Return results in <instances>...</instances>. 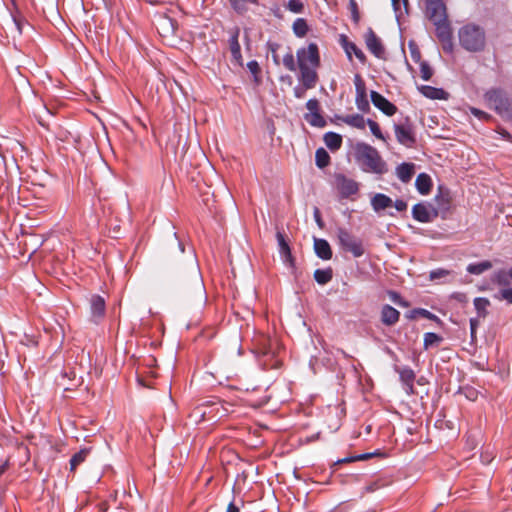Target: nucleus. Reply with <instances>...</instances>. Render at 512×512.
I'll use <instances>...</instances> for the list:
<instances>
[{
	"label": "nucleus",
	"mask_w": 512,
	"mask_h": 512,
	"mask_svg": "<svg viewBox=\"0 0 512 512\" xmlns=\"http://www.w3.org/2000/svg\"><path fill=\"white\" fill-rule=\"evenodd\" d=\"M296 58L299 68V82L308 88H315L319 81L317 69L321 64L318 45L312 42L307 47L299 48L296 52Z\"/></svg>",
	"instance_id": "nucleus-1"
},
{
	"label": "nucleus",
	"mask_w": 512,
	"mask_h": 512,
	"mask_svg": "<svg viewBox=\"0 0 512 512\" xmlns=\"http://www.w3.org/2000/svg\"><path fill=\"white\" fill-rule=\"evenodd\" d=\"M459 43L469 52L484 50L486 45V33L483 27L469 23L459 29Z\"/></svg>",
	"instance_id": "nucleus-2"
},
{
	"label": "nucleus",
	"mask_w": 512,
	"mask_h": 512,
	"mask_svg": "<svg viewBox=\"0 0 512 512\" xmlns=\"http://www.w3.org/2000/svg\"><path fill=\"white\" fill-rule=\"evenodd\" d=\"M356 157L361 162L365 172L375 174H384L387 172L386 163L383 161L378 151L369 144L358 143L356 146Z\"/></svg>",
	"instance_id": "nucleus-3"
},
{
	"label": "nucleus",
	"mask_w": 512,
	"mask_h": 512,
	"mask_svg": "<svg viewBox=\"0 0 512 512\" xmlns=\"http://www.w3.org/2000/svg\"><path fill=\"white\" fill-rule=\"evenodd\" d=\"M184 244L178 240L174 243L171 251H168L165 256V263L167 267V276L172 282H179L183 276L184 265Z\"/></svg>",
	"instance_id": "nucleus-4"
},
{
	"label": "nucleus",
	"mask_w": 512,
	"mask_h": 512,
	"mask_svg": "<svg viewBox=\"0 0 512 512\" xmlns=\"http://www.w3.org/2000/svg\"><path fill=\"white\" fill-rule=\"evenodd\" d=\"M485 100L490 108L505 120H512V100L501 89H491L485 93Z\"/></svg>",
	"instance_id": "nucleus-5"
},
{
	"label": "nucleus",
	"mask_w": 512,
	"mask_h": 512,
	"mask_svg": "<svg viewBox=\"0 0 512 512\" xmlns=\"http://www.w3.org/2000/svg\"><path fill=\"white\" fill-rule=\"evenodd\" d=\"M337 236L339 240L340 246L350 253L356 258L361 257L364 254V248L362 241L351 234L345 228H339L337 231Z\"/></svg>",
	"instance_id": "nucleus-6"
},
{
	"label": "nucleus",
	"mask_w": 512,
	"mask_h": 512,
	"mask_svg": "<svg viewBox=\"0 0 512 512\" xmlns=\"http://www.w3.org/2000/svg\"><path fill=\"white\" fill-rule=\"evenodd\" d=\"M335 188L341 198H350L359 191V183L344 174L338 173L334 176Z\"/></svg>",
	"instance_id": "nucleus-7"
},
{
	"label": "nucleus",
	"mask_w": 512,
	"mask_h": 512,
	"mask_svg": "<svg viewBox=\"0 0 512 512\" xmlns=\"http://www.w3.org/2000/svg\"><path fill=\"white\" fill-rule=\"evenodd\" d=\"M435 26L436 35L443 43L444 50H451L452 48V29L448 20V17L442 21H434L432 22Z\"/></svg>",
	"instance_id": "nucleus-8"
},
{
	"label": "nucleus",
	"mask_w": 512,
	"mask_h": 512,
	"mask_svg": "<svg viewBox=\"0 0 512 512\" xmlns=\"http://www.w3.org/2000/svg\"><path fill=\"white\" fill-rule=\"evenodd\" d=\"M426 16L431 22L447 18L446 5L442 0H426Z\"/></svg>",
	"instance_id": "nucleus-9"
},
{
	"label": "nucleus",
	"mask_w": 512,
	"mask_h": 512,
	"mask_svg": "<svg viewBox=\"0 0 512 512\" xmlns=\"http://www.w3.org/2000/svg\"><path fill=\"white\" fill-rule=\"evenodd\" d=\"M394 131L400 144L406 147H412L415 144L416 139L410 124H396L394 125Z\"/></svg>",
	"instance_id": "nucleus-10"
},
{
	"label": "nucleus",
	"mask_w": 512,
	"mask_h": 512,
	"mask_svg": "<svg viewBox=\"0 0 512 512\" xmlns=\"http://www.w3.org/2000/svg\"><path fill=\"white\" fill-rule=\"evenodd\" d=\"M370 97L373 105L385 115L392 116L397 112V107L377 91H371Z\"/></svg>",
	"instance_id": "nucleus-11"
},
{
	"label": "nucleus",
	"mask_w": 512,
	"mask_h": 512,
	"mask_svg": "<svg viewBox=\"0 0 512 512\" xmlns=\"http://www.w3.org/2000/svg\"><path fill=\"white\" fill-rule=\"evenodd\" d=\"M365 42L368 50L377 58L384 59L385 49L381 40L372 29H369L365 36Z\"/></svg>",
	"instance_id": "nucleus-12"
},
{
	"label": "nucleus",
	"mask_w": 512,
	"mask_h": 512,
	"mask_svg": "<svg viewBox=\"0 0 512 512\" xmlns=\"http://www.w3.org/2000/svg\"><path fill=\"white\" fill-rule=\"evenodd\" d=\"M276 239H277L278 246H279V252H280L284 262L289 263L290 265H293L294 258L292 256L290 246L288 244V241L286 240L284 233H282L281 231H277Z\"/></svg>",
	"instance_id": "nucleus-13"
},
{
	"label": "nucleus",
	"mask_w": 512,
	"mask_h": 512,
	"mask_svg": "<svg viewBox=\"0 0 512 512\" xmlns=\"http://www.w3.org/2000/svg\"><path fill=\"white\" fill-rule=\"evenodd\" d=\"M239 33H240V30L237 27L234 28L233 31L231 32V36L229 39V49H230L233 59L238 64H241L242 54H241V47H240L239 40H238Z\"/></svg>",
	"instance_id": "nucleus-14"
},
{
	"label": "nucleus",
	"mask_w": 512,
	"mask_h": 512,
	"mask_svg": "<svg viewBox=\"0 0 512 512\" xmlns=\"http://www.w3.org/2000/svg\"><path fill=\"white\" fill-rule=\"evenodd\" d=\"M400 312L391 305H384L381 310V321L387 326L396 324L399 320Z\"/></svg>",
	"instance_id": "nucleus-15"
},
{
	"label": "nucleus",
	"mask_w": 512,
	"mask_h": 512,
	"mask_svg": "<svg viewBox=\"0 0 512 512\" xmlns=\"http://www.w3.org/2000/svg\"><path fill=\"white\" fill-rule=\"evenodd\" d=\"M314 250L316 255L323 260H330L332 258L331 246L325 239L315 238Z\"/></svg>",
	"instance_id": "nucleus-16"
},
{
	"label": "nucleus",
	"mask_w": 512,
	"mask_h": 512,
	"mask_svg": "<svg viewBox=\"0 0 512 512\" xmlns=\"http://www.w3.org/2000/svg\"><path fill=\"white\" fill-rule=\"evenodd\" d=\"M342 46L350 60L352 59V54H354L362 64L366 62V56L363 51L353 42H349L344 35L342 36Z\"/></svg>",
	"instance_id": "nucleus-17"
},
{
	"label": "nucleus",
	"mask_w": 512,
	"mask_h": 512,
	"mask_svg": "<svg viewBox=\"0 0 512 512\" xmlns=\"http://www.w3.org/2000/svg\"><path fill=\"white\" fill-rule=\"evenodd\" d=\"M400 380L406 387V392L408 394L414 393V380H415V373L414 371L409 367H404L399 370Z\"/></svg>",
	"instance_id": "nucleus-18"
},
{
	"label": "nucleus",
	"mask_w": 512,
	"mask_h": 512,
	"mask_svg": "<svg viewBox=\"0 0 512 512\" xmlns=\"http://www.w3.org/2000/svg\"><path fill=\"white\" fill-rule=\"evenodd\" d=\"M91 315L96 318H102L105 314V300L99 295H92L90 298Z\"/></svg>",
	"instance_id": "nucleus-19"
},
{
	"label": "nucleus",
	"mask_w": 512,
	"mask_h": 512,
	"mask_svg": "<svg viewBox=\"0 0 512 512\" xmlns=\"http://www.w3.org/2000/svg\"><path fill=\"white\" fill-rule=\"evenodd\" d=\"M415 186L420 194H429L432 188L431 177L426 173H420L415 180Z\"/></svg>",
	"instance_id": "nucleus-20"
},
{
	"label": "nucleus",
	"mask_w": 512,
	"mask_h": 512,
	"mask_svg": "<svg viewBox=\"0 0 512 512\" xmlns=\"http://www.w3.org/2000/svg\"><path fill=\"white\" fill-rule=\"evenodd\" d=\"M412 216L415 220L421 223H428L432 221V217L428 208L421 203L415 204L412 208Z\"/></svg>",
	"instance_id": "nucleus-21"
},
{
	"label": "nucleus",
	"mask_w": 512,
	"mask_h": 512,
	"mask_svg": "<svg viewBox=\"0 0 512 512\" xmlns=\"http://www.w3.org/2000/svg\"><path fill=\"white\" fill-rule=\"evenodd\" d=\"M336 119L342 121L343 123L358 129H364L366 125V121L364 117L360 114H352L345 116H336Z\"/></svg>",
	"instance_id": "nucleus-22"
},
{
	"label": "nucleus",
	"mask_w": 512,
	"mask_h": 512,
	"mask_svg": "<svg viewBox=\"0 0 512 512\" xmlns=\"http://www.w3.org/2000/svg\"><path fill=\"white\" fill-rule=\"evenodd\" d=\"M392 199L385 194L377 193L371 199V205L374 211L379 212L392 205Z\"/></svg>",
	"instance_id": "nucleus-23"
},
{
	"label": "nucleus",
	"mask_w": 512,
	"mask_h": 512,
	"mask_svg": "<svg viewBox=\"0 0 512 512\" xmlns=\"http://www.w3.org/2000/svg\"><path fill=\"white\" fill-rule=\"evenodd\" d=\"M396 175L403 183H408L414 175V164L402 163L398 165Z\"/></svg>",
	"instance_id": "nucleus-24"
},
{
	"label": "nucleus",
	"mask_w": 512,
	"mask_h": 512,
	"mask_svg": "<svg viewBox=\"0 0 512 512\" xmlns=\"http://www.w3.org/2000/svg\"><path fill=\"white\" fill-rule=\"evenodd\" d=\"M420 92L427 98L445 100L448 97V93L441 88H435L428 85H423L420 88Z\"/></svg>",
	"instance_id": "nucleus-25"
},
{
	"label": "nucleus",
	"mask_w": 512,
	"mask_h": 512,
	"mask_svg": "<svg viewBox=\"0 0 512 512\" xmlns=\"http://www.w3.org/2000/svg\"><path fill=\"white\" fill-rule=\"evenodd\" d=\"M324 142L326 146L332 150L336 151L338 150L342 145V137L341 135L334 133V132H327L324 135Z\"/></svg>",
	"instance_id": "nucleus-26"
},
{
	"label": "nucleus",
	"mask_w": 512,
	"mask_h": 512,
	"mask_svg": "<svg viewBox=\"0 0 512 512\" xmlns=\"http://www.w3.org/2000/svg\"><path fill=\"white\" fill-rule=\"evenodd\" d=\"M293 33L299 37L303 38L307 35L309 31V26L307 21L304 18H297L292 25Z\"/></svg>",
	"instance_id": "nucleus-27"
},
{
	"label": "nucleus",
	"mask_w": 512,
	"mask_h": 512,
	"mask_svg": "<svg viewBox=\"0 0 512 512\" xmlns=\"http://www.w3.org/2000/svg\"><path fill=\"white\" fill-rule=\"evenodd\" d=\"M89 453L90 449L88 448L81 449L79 452L75 453L70 459V471L74 472L76 468L86 460Z\"/></svg>",
	"instance_id": "nucleus-28"
},
{
	"label": "nucleus",
	"mask_w": 512,
	"mask_h": 512,
	"mask_svg": "<svg viewBox=\"0 0 512 512\" xmlns=\"http://www.w3.org/2000/svg\"><path fill=\"white\" fill-rule=\"evenodd\" d=\"M229 3L236 13L244 14L248 10L247 4L258 5L259 0H229Z\"/></svg>",
	"instance_id": "nucleus-29"
},
{
	"label": "nucleus",
	"mask_w": 512,
	"mask_h": 512,
	"mask_svg": "<svg viewBox=\"0 0 512 512\" xmlns=\"http://www.w3.org/2000/svg\"><path fill=\"white\" fill-rule=\"evenodd\" d=\"M333 277V271L331 268L317 269L314 271V279L320 285H325L331 281Z\"/></svg>",
	"instance_id": "nucleus-30"
},
{
	"label": "nucleus",
	"mask_w": 512,
	"mask_h": 512,
	"mask_svg": "<svg viewBox=\"0 0 512 512\" xmlns=\"http://www.w3.org/2000/svg\"><path fill=\"white\" fill-rule=\"evenodd\" d=\"M189 262H190V274H191V278L194 282V285H195V289L196 291L202 295V292H203V284H202V281L199 277V272H198V269H197V266L196 264L193 262L192 260V257L189 256Z\"/></svg>",
	"instance_id": "nucleus-31"
},
{
	"label": "nucleus",
	"mask_w": 512,
	"mask_h": 512,
	"mask_svg": "<svg viewBox=\"0 0 512 512\" xmlns=\"http://www.w3.org/2000/svg\"><path fill=\"white\" fill-rule=\"evenodd\" d=\"M474 306L478 317L485 318L488 315L487 308L490 306V301L484 297H477L474 299Z\"/></svg>",
	"instance_id": "nucleus-32"
},
{
	"label": "nucleus",
	"mask_w": 512,
	"mask_h": 512,
	"mask_svg": "<svg viewBox=\"0 0 512 512\" xmlns=\"http://www.w3.org/2000/svg\"><path fill=\"white\" fill-rule=\"evenodd\" d=\"M492 282L506 288L510 285L511 281L509 276L507 275V270L501 269L496 271L492 276Z\"/></svg>",
	"instance_id": "nucleus-33"
},
{
	"label": "nucleus",
	"mask_w": 512,
	"mask_h": 512,
	"mask_svg": "<svg viewBox=\"0 0 512 512\" xmlns=\"http://www.w3.org/2000/svg\"><path fill=\"white\" fill-rule=\"evenodd\" d=\"M305 120L314 127L323 128L326 126V120L320 114V112L316 113H307L304 116Z\"/></svg>",
	"instance_id": "nucleus-34"
},
{
	"label": "nucleus",
	"mask_w": 512,
	"mask_h": 512,
	"mask_svg": "<svg viewBox=\"0 0 512 512\" xmlns=\"http://www.w3.org/2000/svg\"><path fill=\"white\" fill-rule=\"evenodd\" d=\"M315 162L317 167L325 168L330 163V156L324 148H319L315 153Z\"/></svg>",
	"instance_id": "nucleus-35"
},
{
	"label": "nucleus",
	"mask_w": 512,
	"mask_h": 512,
	"mask_svg": "<svg viewBox=\"0 0 512 512\" xmlns=\"http://www.w3.org/2000/svg\"><path fill=\"white\" fill-rule=\"evenodd\" d=\"M491 267L492 264L490 261H483L480 263L469 264L467 267V271L471 274L479 275L489 270Z\"/></svg>",
	"instance_id": "nucleus-36"
},
{
	"label": "nucleus",
	"mask_w": 512,
	"mask_h": 512,
	"mask_svg": "<svg viewBox=\"0 0 512 512\" xmlns=\"http://www.w3.org/2000/svg\"><path fill=\"white\" fill-rule=\"evenodd\" d=\"M282 63L284 65V67L291 71V72H295L298 65H297V59L295 60V56L293 55L292 51L289 50L284 56H283V59H282Z\"/></svg>",
	"instance_id": "nucleus-37"
},
{
	"label": "nucleus",
	"mask_w": 512,
	"mask_h": 512,
	"mask_svg": "<svg viewBox=\"0 0 512 512\" xmlns=\"http://www.w3.org/2000/svg\"><path fill=\"white\" fill-rule=\"evenodd\" d=\"M442 341V337L436 333L428 332L424 334V347L425 349L433 345H438Z\"/></svg>",
	"instance_id": "nucleus-38"
},
{
	"label": "nucleus",
	"mask_w": 512,
	"mask_h": 512,
	"mask_svg": "<svg viewBox=\"0 0 512 512\" xmlns=\"http://www.w3.org/2000/svg\"><path fill=\"white\" fill-rule=\"evenodd\" d=\"M355 103L357 108L362 112H368L370 110V104L367 99V95H356Z\"/></svg>",
	"instance_id": "nucleus-39"
},
{
	"label": "nucleus",
	"mask_w": 512,
	"mask_h": 512,
	"mask_svg": "<svg viewBox=\"0 0 512 512\" xmlns=\"http://www.w3.org/2000/svg\"><path fill=\"white\" fill-rule=\"evenodd\" d=\"M356 95H367L366 85L360 74L354 76Z\"/></svg>",
	"instance_id": "nucleus-40"
},
{
	"label": "nucleus",
	"mask_w": 512,
	"mask_h": 512,
	"mask_svg": "<svg viewBox=\"0 0 512 512\" xmlns=\"http://www.w3.org/2000/svg\"><path fill=\"white\" fill-rule=\"evenodd\" d=\"M420 73H421V78L424 81H428L431 79V77L433 75V70L431 69V67L429 66V64L427 62L423 61L420 63Z\"/></svg>",
	"instance_id": "nucleus-41"
},
{
	"label": "nucleus",
	"mask_w": 512,
	"mask_h": 512,
	"mask_svg": "<svg viewBox=\"0 0 512 512\" xmlns=\"http://www.w3.org/2000/svg\"><path fill=\"white\" fill-rule=\"evenodd\" d=\"M387 485V483L384 481V480H381V479H378V480H375L369 484H367L365 487H364V490L366 493H372V492H375L376 490L382 488V487H385Z\"/></svg>",
	"instance_id": "nucleus-42"
},
{
	"label": "nucleus",
	"mask_w": 512,
	"mask_h": 512,
	"mask_svg": "<svg viewBox=\"0 0 512 512\" xmlns=\"http://www.w3.org/2000/svg\"><path fill=\"white\" fill-rule=\"evenodd\" d=\"M494 297L498 300H505L509 304H512V288H503Z\"/></svg>",
	"instance_id": "nucleus-43"
},
{
	"label": "nucleus",
	"mask_w": 512,
	"mask_h": 512,
	"mask_svg": "<svg viewBox=\"0 0 512 512\" xmlns=\"http://www.w3.org/2000/svg\"><path fill=\"white\" fill-rule=\"evenodd\" d=\"M287 8L293 13H302L304 5L300 0H289Z\"/></svg>",
	"instance_id": "nucleus-44"
},
{
	"label": "nucleus",
	"mask_w": 512,
	"mask_h": 512,
	"mask_svg": "<svg viewBox=\"0 0 512 512\" xmlns=\"http://www.w3.org/2000/svg\"><path fill=\"white\" fill-rule=\"evenodd\" d=\"M366 123L368 124L372 134L377 137L378 139H384V136L380 130V127L378 125L377 122L371 120V119H367Z\"/></svg>",
	"instance_id": "nucleus-45"
},
{
	"label": "nucleus",
	"mask_w": 512,
	"mask_h": 512,
	"mask_svg": "<svg viewBox=\"0 0 512 512\" xmlns=\"http://www.w3.org/2000/svg\"><path fill=\"white\" fill-rule=\"evenodd\" d=\"M247 68L253 74L255 81L258 82V76L261 72L260 66L256 60L249 61L247 63Z\"/></svg>",
	"instance_id": "nucleus-46"
},
{
	"label": "nucleus",
	"mask_w": 512,
	"mask_h": 512,
	"mask_svg": "<svg viewBox=\"0 0 512 512\" xmlns=\"http://www.w3.org/2000/svg\"><path fill=\"white\" fill-rule=\"evenodd\" d=\"M413 314H418L424 318H427V319H430V320H434V321H439V318L432 314L430 311L426 310V309H422V308H419V309H415L412 311Z\"/></svg>",
	"instance_id": "nucleus-47"
},
{
	"label": "nucleus",
	"mask_w": 512,
	"mask_h": 512,
	"mask_svg": "<svg viewBox=\"0 0 512 512\" xmlns=\"http://www.w3.org/2000/svg\"><path fill=\"white\" fill-rule=\"evenodd\" d=\"M306 108L309 110V113L320 112L319 101L315 98L309 99L306 103Z\"/></svg>",
	"instance_id": "nucleus-48"
},
{
	"label": "nucleus",
	"mask_w": 512,
	"mask_h": 512,
	"mask_svg": "<svg viewBox=\"0 0 512 512\" xmlns=\"http://www.w3.org/2000/svg\"><path fill=\"white\" fill-rule=\"evenodd\" d=\"M349 7H350L353 21L355 23H358L359 19H360V15H359L358 6H357L356 1L350 0Z\"/></svg>",
	"instance_id": "nucleus-49"
},
{
	"label": "nucleus",
	"mask_w": 512,
	"mask_h": 512,
	"mask_svg": "<svg viewBox=\"0 0 512 512\" xmlns=\"http://www.w3.org/2000/svg\"><path fill=\"white\" fill-rule=\"evenodd\" d=\"M311 88L306 87L304 84L301 83V86H296L293 89V94L296 98L301 99L305 97V93L307 90H310Z\"/></svg>",
	"instance_id": "nucleus-50"
},
{
	"label": "nucleus",
	"mask_w": 512,
	"mask_h": 512,
	"mask_svg": "<svg viewBox=\"0 0 512 512\" xmlns=\"http://www.w3.org/2000/svg\"><path fill=\"white\" fill-rule=\"evenodd\" d=\"M470 111L474 116L478 117L479 119L489 120L491 118V116L488 113H486L480 109L472 107V108H470Z\"/></svg>",
	"instance_id": "nucleus-51"
},
{
	"label": "nucleus",
	"mask_w": 512,
	"mask_h": 512,
	"mask_svg": "<svg viewBox=\"0 0 512 512\" xmlns=\"http://www.w3.org/2000/svg\"><path fill=\"white\" fill-rule=\"evenodd\" d=\"M380 455H382V453L380 451H375L372 453H363V454L356 455V459H357V461H365V460L371 459L374 456H380Z\"/></svg>",
	"instance_id": "nucleus-52"
},
{
	"label": "nucleus",
	"mask_w": 512,
	"mask_h": 512,
	"mask_svg": "<svg viewBox=\"0 0 512 512\" xmlns=\"http://www.w3.org/2000/svg\"><path fill=\"white\" fill-rule=\"evenodd\" d=\"M389 296L394 303L402 305L401 296L397 292L390 291ZM403 305L406 306L407 304L403 303Z\"/></svg>",
	"instance_id": "nucleus-53"
},
{
	"label": "nucleus",
	"mask_w": 512,
	"mask_h": 512,
	"mask_svg": "<svg viewBox=\"0 0 512 512\" xmlns=\"http://www.w3.org/2000/svg\"><path fill=\"white\" fill-rule=\"evenodd\" d=\"M394 207L397 211H405L407 209V203L403 200H396L394 203Z\"/></svg>",
	"instance_id": "nucleus-54"
},
{
	"label": "nucleus",
	"mask_w": 512,
	"mask_h": 512,
	"mask_svg": "<svg viewBox=\"0 0 512 512\" xmlns=\"http://www.w3.org/2000/svg\"><path fill=\"white\" fill-rule=\"evenodd\" d=\"M355 461H357L356 455L355 456H351V457H345L343 459H339L334 464L335 465H337V464H345V463H351V462H355Z\"/></svg>",
	"instance_id": "nucleus-55"
},
{
	"label": "nucleus",
	"mask_w": 512,
	"mask_h": 512,
	"mask_svg": "<svg viewBox=\"0 0 512 512\" xmlns=\"http://www.w3.org/2000/svg\"><path fill=\"white\" fill-rule=\"evenodd\" d=\"M392 1V5H393V8L394 10L397 12V11H400V4H401V0H391ZM403 4L405 5V7H407L408 5V0H402Z\"/></svg>",
	"instance_id": "nucleus-56"
},
{
	"label": "nucleus",
	"mask_w": 512,
	"mask_h": 512,
	"mask_svg": "<svg viewBox=\"0 0 512 512\" xmlns=\"http://www.w3.org/2000/svg\"><path fill=\"white\" fill-rule=\"evenodd\" d=\"M277 47H278L277 44H271L270 45V49H271V51L273 53V55H272L273 56V60H274L275 64L278 65L279 64V59H278V55L276 54V48Z\"/></svg>",
	"instance_id": "nucleus-57"
},
{
	"label": "nucleus",
	"mask_w": 512,
	"mask_h": 512,
	"mask_svg": "<svg viewBox=\"0 0 512 512\" xmlns=\"http://www.w3.org/2000/svg\"><path fill=\"white\" fill-rule=\"evenodd\" d=\"M470 330H477V327L480 324L479 317L470 319Z\"/></svg>",
	"instance_id": "nucleus-58"
},
{
	"label": "nucleus",
	"mask_w": 512,
	"mask_h": 512,
	"mask_svg": "<svg viewBox=\"0 0 512 512\" xmlns=\"http://www.w3.org/2000/svg\"><path fill=\"white\" fill-rule=\"evenodd\" d=\"M239 507L235 505L234 502H230L227 506L226 512H239Z\"/></svg>",
	"instance_id": "nucleus-59"
},
{
	"label": "nucleus",
	"mask_w": 512,
	"mask_h": 512,
	"mask_svg": "<svg viewBox=\"0 0 512 512\" xmlns=\"http://www.w3.org/2000/svg\"><path fill=\"white\" fill-rule=\"evenodd\" d=\"M314 216H315V220H316L317 224L320 227H322L323 226V222H322V219L320 217V212H319L318 208H315Z\"/></svg>",
	"instance_id": "nucleus-60"
},
{
	"label": "nucleus",
	"mask_w": 512,
	"mask_h": 512,
	"mask_svg": "<svg viewBox=\"0 0 512 512\" xmlns=\"http://www.w3.org/2000/svg\"><path fill=\"white\" fill-rule=\"evenodd\" d=\"M445 273V271L441 270L439 273L437 272H431V278L434 279V278H437L439 277L440 275H443Z\"/></svg>",
	"instance_id": "nucleus-61"
},
{
	"label": "nucleus",
	"mask_w": 512,
	"mask_h": 512,
	"mask_svg": "<svg viewBox=\"0 0 512 512\" xmlns=\"http://www.w3.org/2000/svg\"><path fill=\"white\" fill-rule=\"evenodd\" d=\"M411 56L416 61H418L420 59V53L419 52L412 51L411 52Z\"/></svg>",
	"instance_id": "nucleus-62"
},
{
	"label": "nucleus",
	"mask_w": 512,
	"mask_h": 512,
	"mask_svg": "<svg viewBox=\"0 0 512 512\" xmlns=\"http://www.w3.org/2000/svg\"><path fill=\"white\" fill-rule=\"evenodd\" d=\"M503 137H505L506 139H511V135L509 134V132H507L506 130L504 129H501V132Z\"/></svg>",
	"instance_id": "nucleus-63"
},
{
	"label": "nucleus",
	"mask_w": 512,
	"mask_h": 512,
	"mask_svg": "<svg viewBox=\"0 0 512 512\" xmlns=\"http://www.w3.org/2000/svg\"><path fill=\"white\" fill-rule=\"evenodd\" d=\"M471 342L474 343L476 341V330H470Z\"/></svg>",
	"instance_id": "nucleus-64"
}]
</instances>
